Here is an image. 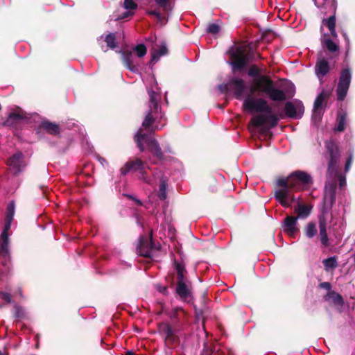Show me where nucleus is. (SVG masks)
I'll list each match as a JSON object with an SVG mask.
<instances>
[{
  "label": "nucleus",
  "mask_w": 355,
  "mask_h": 355,
  "mask_svg": "<svg viewBox=\"0 0 355 355\" xmlns=\"http://www.w3.org/2000/svg\"><path fill=\"white\" fill-rule=\"evenodd\" d=\"M227 54L230 57L228 63L232 66V75L229 77L227 83L218 85L221 94H232L239 100L244 98V42H235L228 49Z\"/></svg>",
  "instance_id": "obj_1"
},
{
  "label": "nucleus",
  "mask_w": 355,
  "mask_h": 355,
  "mask_svg": "<svg viewBox=\"0 0 355 355\" xmlns=\"http://www.w3.org/2000/svg\"><path fill=\"white\" fill-rule=\"evenodd\" d=\"M278 188L275 191V200L283 207H288L295 201L292 190L304 189L313 183L311 175L303 171H295L288 178L277 180Z\"/></svg>",
  "instance_id": "obj_2"
},
{
  "label": "nucleus",
  "mask_w": 355,
  "mask_h": 355,
  "mask_svg": "<svg viewBox=\"0 0 355 355\" xmlns=\"http://www.w3.org/2000/svg\"><path fill=\"white\" fill-rule=\"evenodd\" d=\"M248 73L250 76L256 78V88L266 94L269 98L275 101H283L286 98V93L293 96L295 93V85L291 82L285 84V91L277 88L272 80L265 76H261V69L257 65L250 67Z\"/></svg>",
  "instance_id": "obj_3"
},
{
  "label": "nucleus",
  "mask_w": 355,
  "mask_h": 355,
  "mask_svg": "<svg viewBox=\"0 0 355 355\" xmlns=\"http://www.w3.org/2000/svg\"><path fill=\"white\" fill-rule=\"evenodd\" d=\"M175 272L169 275L170 287H175V292L184 302H189L193 297V285L187 277V271L184 263L173 261Z\"/></svg>",
  "instance_id": "obj_4"
},
{
  "label": "nucleus",
  "mask_w": 355,
  "mask_h": 355,
  "mask_svg": "<svg viewBox=\"0 0 355 355\" xmlns=\"http://www.w3.org/2000/svg\"><path fill=\"white\" fill-rule=\"evenodd\" d=\"M146 168L150 170V167L146 165V162L139 157H130L120 168L121 175H126L129 173H137L139 180L148 185H155V182L148 174Z\"/></svg>",
  "instance_id": "obj_5"
},
{
  "label": "nucleus",
  "mask_w": 355,
  "mask_h": 355,
  "mask_svg": "<svg viewBox=\"0 0 355 355\" xmlns=\"http://www.w3.org/2000/svg\"><path fill=\"white\" fill-rule=\"evenodd\" d=\"M328 224L330 225L329 228H331L333 231H336V227L338 226V228L343 232L345 223L343 219L339 216L338 211H334L330 214V216H327V214L323 211L319 216V230L320 242L324 247H327L329 245L327 233Z\"/></svg>",
  "instance_id": "obj_6"
},
{
  "label": "nucleus",
  "mask_w": 355,
  "mask_h": 355,
  "mask_svg": "<svg viewBox=\"0 0 355 355\" xmlns=\"http://www.w3.org/2000/svg\"><path fill=\"white\" fill-rule=\"evenodd\" d=\"M334 161H331L328 164L327 174V182L324 187V193L323 202L324 205L322 209V213L324 211L327 216H330L329 211L331 208L333 204L336 200V181L335 180L331 179L333 174H336L334 168Z\"/></svg>",
  "instance_id": "obj_7"
},
{
  "label": "nucleus",
  "mask_w": 355,
  "mask_h": 355,
  "mask_svg": "<svg viewBox=\"0 0 355 355\" xmlns=\"http://www.w3.org/2000/svg\"><path fill=\"white\" fill-rule=\"evenodd\" d=\"M327 154L329 155V164L331 161H334V168L335 170V175L333 174L331 179L335 180L336 185L337 182H339L340 189H343L346 185V178L344 175H342L338 171V163L340 160V153L337 145L332 141H327L325 143Z\"/></svg>",
  "instance_id": "obj_8"
},
{
  "label": "nucleus",
  "mask_w": 355,
  "mask_h": 355,
  "mask_svg": "<svg viewBox=\"0 0 355 355\" xmlns=\"http://www.w3.org/2000/svg\"><path fill=\"white\" fill-rule=\"evenodd\" d=\"M158 332L164 338L166 345L172 347L179 345L180 340L178 333L180 330L173 327L169 322H162L157 325Z\"/></svg>",
  "instance_id": "obj_9"
},
{
  "label": "nucleus",
  "mask_w": 355,
  "mask_h": 355,
  "mask_svg": "<svg viewBox=\"0 0 355 355\" xmlns=\"http://www.w3.org/2000/svg\"><path fill=\"white\" fill-rule=\"evenodd\" d=\"M352 77V71L349 67L344 68L341 70L336 87L338 101H342L346 97L350 86Z\"/></svg>",
  "instance_id": "obj_10"
},
{
  "label": "nucleus",
  "mask_w": 355,
  "mask_h": 355,
  "mask_svg": "<svg viewBox=\"0 0 355 355\" xmlns=\"http://www.w3.org/2000/svg\"><path fill=\"white\" fill-rule=\"evenodd\" d=\"M155 4L158 6L157 8L154 10L148 9L146 13L148 15L155 17L157 20L162 24H165L167 21L166 17H164L160 12V9L164 13L170 12L173 10V6L171 0H155Z\"/></svg>",
  "instance_id": "obj_11"
},
{
  "label": "nucleus",
  "mask_w": 355,
  "mask_h": 355,
  "mask_svg": "<svg viewBox=\"0 0 355 355\" xmlns=\"http://www.w3.org/2000/svg\"><path fill=\"white\" fill-rule=\"evenodd\" d=\"M27 119L26 114L19 109L9 113L6 120L3 123V125L16 130L21 129Z\"/></svg>",
  "instance_id": "obj_12"
},
{
  "label": "nucleus",
  "mask_w": 355,
  "mask_h": 355,
  "mask_svg": "<svg viewBox=\"0 0 355 355\" xmlns=\"http://www.w3.org/2000/svg\"><path fill=\"white\" fill-rule=\"evenodd\" d=\"M164 117V114L161 110L148 109L146 114L142 121V127L144 130L150 132H155L157 130V126H153L155 121L161 122Z\"/></svg>",
  "instance_id": "obj_13"
},
{
  "label": "nucleus",
  "mask_w": 355,
  "mask_h": 355,
  "mask_svg": "<svg viewBox=\"0 0 355 355\" xmlns=\"http://www.w3.org/2000/svg\"><path fill=\"white\" fill-rule=\"evenodd\" d=\"M7 165L13 175L17 176L26 166L24 156L21 152H17L10 157L7 160Z\"/></svg>",
  "instance_id": "obj_14"
},
{
  "label": "nucleus",
  "mask_w": 355,
  "mask_h": 355,
  "mask_svg": "<svg viewBox=\"0 0 355 355\" xmlns=\"http://www.w3.org/2000/svg\"><path fill=\"white\" fill-rule=\"evenodd\" d=\"M158 249L159 248L153 239V232L151 231L149 238L146 236H141L140 238L139 244L137 250L139 255L146 258H150L151 251Z\"/></svg>",
  "instance_id": "obj_15"
},
{
  "label": "nucleus",
  "mask_w": 355,
  "mask_h": 355,
  "mask_svg": "<svg viewBox=\"0 0 355 355\" xmlns=\"http://www.w3.org/2000/svg\"><path fill=\"white\" fill-rule=\"evenodd\" d=\"M168 316L171 320L169 324L173 327L182 330L183 326L186 324L187 313L181 307H175L173 309L168 313Z\"/></svg>",
  "instance_id": "obj_16"
},
{
  "label": "nucleus",
  "mask_w": 355,
  "mask_h": 355,
  "mask_svg": "<svg viewBox=\"0 0 355 355\" xmlns=\"http://www.w3.org/2000/svg\"><path fill=\"white\" fill-rule=\"evenodd\" d=\"M122 62L125 68L135 73H139V64L133 55L132 51L129 49L121 50L119 51Z\"/></svg>",
  "instance_id": "obj_17"
},
{
  "label": "nucleus",
  "mask_w": 355,
  "mask_h": 355,
  "mask_svg": "<svg viewBox=\"0 0 355 355\" xmlns=\"http://www.w3.org/2000/svg\"><path fill=\"white\" fill-rule=\"evenodd\" d=\"M329 93L322 90L316 97L313 104L312 119L314 121H320L324 113V103L328 98Z\"/></svg>",
  "instance_id": "obj_18"
},
{
  "label": "nucleus",
  "mask_w": 355,
  "mask_h": 355,
  "mask_svg": "<svg viewBox=\"0 0 355 355\" xmlns=\"http://www.w3.org/2000/svg\"><path fill=\"white\" fill-rule=\"evenodd\" d=\"M37 133L44 132L53 137L60 136L62 129L60 125L49 119H43L37 128Z\"/></svg>",
  "instance_id": "obj_19"
},
{
  "label": "nucleus",
  "mask_w": 355,
  "mask_h": 355,
  "mask_svg": "<svg viewBox=\"0 0 355 355\" xmlns=\"http://www.w3.org/2000/svg\"><path fill=\"white\" fill-rule=\"evenodd\" d=\"M246 109L264 113L271 112V107L268 105L267 101L263 98L250 99L245 96V110Z\"/></svg>",
  "instance_id": "obj_20"
},
{
  "label": "nucleus",
  "mask_w": 355,
  "mask_h": 355,
  "mask_svg": "<svg viewBox=\"0 0 355 355\" xmlns=\"http://www.w3.org/2000/svg\"><path fill=\"white\" fill-rule=\"evenodd\" d=\"M284 112L286 114L291 118L300 119L304 114V107L300 101L287 102L285 104Z\"/></svg>",
  "instance_id": "obj_21"
},
{
  "label": "nucleus",
  "mask_w": 355,
  "mask_h": 355,
  "mask_svg": "<svg viewBox=\"0 0 355 355\" xmlns=\"http://www.w3.org/2000/svg\"><path fill=\"white\" fill-rule=\"evenodd\" d=\"M154 178H158L159 180V191L157 193L158 198L161 200H164L167 198L166 187L168 182V178L158 169H155L152 172Z\"/></svg>",
  "instance_id": "obj_22"
},
{
  "label": "nucleus",
  "mask_w": 355,
  "mask_h": 355,
  "mask_svg": "<svg viewBox=\"0 0 355 355\" xmlns=\"http://www.w3.org/2000/svg\"><path fill=\"white\" fill-rule=\"evenodd\" d=\"M0 280L7 279L11 274L10 256L9 249H7V254H3L0 252Z\"/></svg>",
  "instance_id": "obj_23"
},
{
  "label": "nucleus",
  "mask_w": 355,
  "mask_h": 355,
  "mask_svg": "<svg viewBox=\"0 0 355 355\" xmlns=\"http://www.w3.org/2000/svg\"><path fill=\"white\" fill-rule=\"evenodd\" d=\"M12 220L5 219V224L3 231L0 235V252L3 254H7V249H9L8 231L10 229Z\"/></svg>",
  "instance_id": "obj_24"
},
{
  "label": "nucleus",
  "mask_w": 355,
  "mask_h": 355,
  "mask_svg": "<svg viewBox=\"0 0 355 355\" xmlns=\"http://www.w3.org/2000/svg\"><path fill=\"white\" fill-rule=\"evenodd\" d=\"M297 218L288 216L282 222V227L284 232L290 236H295V234L299 231L297 227Z\"/></svg>",
  "instance_id": "obj_25"
},
{
  "label": "nucleus",
  "mask_w": 355,
  "mask_h": 355,
  "mask_svg": "<svg viewBox=\"0 0 355 355\" xmlns=\"http://www.w3.org/2000/svg\"><path fill=\"white\" fill-rule=\"evenodd\" d=\"M150 152L159 161L165 159V155L159 146L158 141L155 139H148L146 141Z\"/></svg>",
  "instance_id": "obj_26"
},
{
  "label": "nucleus",
  "mask_w": 355,
  "mask_h": 355,
  "mask_svg": "<svg viewBox=\"0 0 355 355\" xmlns=\"http://www.w3.org/2000/svg\"><path fill=\"white\" fill-rule=\"evenodd\" d=\"M279 119L277 116L272 112L271 110V112H266L262 114L260 117L257 119V123L259 125H268L270 127L272 128L277 125L278 123Z\"/></svg>",
  "instance_id": "obj_27"
},
{
  "label": "nucleus",
  "mask_w": 355,
  "mask_h": 355,
  "mask_svg": "<svg viewBox=\"0 0 355 355\" xmlns=\"http://www.w3.org/2000/svg\"><path fill=\"white\" fill-rule=\"evenodd\" d=\"M329 69L330 67L329 62L324 59H320L315 64V73L318 78L320 80H322V79L328 73Z\"/></svg>",
  "instance_id": "obj_28"
},
{
  "label": "nucleus",
  "mask_w": 355,
  "mask_h": 355,
  "mask_svg": "<svg viewBox=\"0 0 355 355\" xmlns=\"http://www.w3.org/2000/svg\"><path fill=\"white\" fill-rule=\"evenodd\" d=\"M315 5L324 14H334L336 10V3L334 0H322V3H320L318 0H314Z\"/></svg>",
  "instance_id": "obj_29"
},
{
  "label": "nucleus",
  "mask_w": 355,
  "mask_h": 355,
  "mask_svg": "<svg viewBox=\"0 0 355 355\" xmlns=\"http://www.w3.org/2000/svg\"><path fill=\"white\" fill-rule=\"evenodd\" d=\"M149 95V109H154L161 110V106L159 105V101L160 100V96L153 90L148 91Z\"/></svg>",
  "instance_id": "obj_30"
},
{
  "label": "nucleus",
  "mask_w": 355,
  "mask_h": 355,
  "mask_svg": "<svg viewBox=\"0 0 355 355\" xmlns=\"http://www.w3.org/2000/svg\"><path fill=\"white\" fill-rule=\"evenodd\" d=\"M149 138L148 137L147 134L144 133L142 129H139L137 134L135 135L134 137V141L141 152H144L145 150V147L143 144V141H146Z\"/></svg>",
  "instance_id": "obj_31"
},
{
  "label": "nucleus",
  "mask_w": 355,
  "mask_h": 355,
  "mask_svg": "<svg viewBox=\"0 0 355 355\" xmlns=\"http://www.w3.org/2000/svg\"><path fill=\"white\" fill-rule=\"evenodd\" d=\"M311 209L312 206L299 205L298 207L295 209V211L297 214V216L296 218H297V219L306 218L310 215Z\"/></svg>",
  "instance_id": "obj_32"
},
{
  "label": "nucleus",
  "mask_w": 355,
  "mask_h": 355,
  "mask_svg": "<svg viewBox=\"0 0 355 355\" xmlns=\"http://www.w3.org/2000/svg\"><path fill=\"white\" fill-rule=\"evenodd\" d=\"M322 25L327 26L332 37H337V33L335 29L336 18L334 15L330 16L328 19H324L322 20Z\"/></svg>",
  "instance_id": "obj_33"
},
{
  "label": "nucleus",
  "mask_w": 355,
  "mask_h": 355,
  "mask_svg": "<svg viewBox=\"0 0 355 355\" xmlns=\"http://www.w3.org/2000/svg\"><path fill=\"white\" fill-rule=\"evenodd\" d=\"M204 351L206 355H225L218 344L206 345Z\"/></svg>",
  "instance_id": "obj_34"
},
{
  "label": "nucleus",
  "mask_w": 355,
  "mask_h": 355,
  "mask_svg": "<svg viewBox=\"0 0 355 355\" xmlns=\"http://www.w3.org/2000/svg\"><path fill=\"white\" fill-rule=\"evenodd\" d=\"M305 236L309 239H312L315 236L318 234L316 225L313 223H309L304 228Z\"/></svg>",
  "instance_id": "obj_35"
},
{
  "label": "nucleus",
  "mask_w": 355,
  "mask_h": 355,
  "mask_svg": "<svg viewBox=\"0 0 355 355\" xmlns=\"http://www.w3.org/2000/svg\"><path fill=\"white\" fill-rule=\"evenodd\" d=\"M168 53V49L165 45L161 46L158 51H155L151 55L150 63L157 62L160 56L165 55Z\"/></svg>",
  "instance_id": "obj_36"
},
{
  "label": "nucleus",
  "mask_w": 355,
  "mask_h": 355,
  "mask_svg": "<svg viewBox=\"0 0 355 355\" xmlns=\"http://www.w3.org/2000/svg\"><path fill=\"white\" fill-rule=\"evenodd\" d=\"M345 121H346V114L343 112H339L338 113L337 116V125L335 129L337 131L342 132L345 128Z\"/></svg>",
  "instance_id": "obj_37"
},
{
  "label": "nucleus",
  "mask_w": 355,
  "mask_h": 355,
  "mask_svg": "<svg viewBox=\"0 0 355 355\" xmlns=\"http://www.w3.org/2000/svg\"><path fill=\"white\" fill-rule=\"evenodd\" d=\"M104 41L105 42L107 46L111 49H114L118 46L116 34L114 33L107 34L105 36Z\"/></svg>",
  "instance_id": "obj_38"
},
{
  "label": "nucleus",
  "mask_w": 355,
  "mask_h": 355,
  "mask_svg": "<svg viewBox=\"0 0 355 355\" xmlns=\"http://www.w3.org/2000/svg\"><path fill=\"white\" fill-rule=\"evenodd\" d=\"M259 58V54L254 51H252L251 46H248L245 44V66L247 65V62L250 60H256Z\"/></svg>",
  "instance_id": "obj_39"
},
{
  "label": "nucleus",
  "mask_w": 355,
  "mask_h": 355,
  "mask_svg": "<svg viewBox=\"0 0 355 355\" xmlns=\"http://www.w3.org/2000/svg\"><path fill=\"white\" fill-rule=\"evenodd\" d=\"M322 42L324 46L331 53L336 52L338 50V46L329 38H324Z\"/></svg>",
  "instance_id": "obj_40"
},
{
  "label": "nucleus",
  "mask_w": 355,
  "mask_h": 355,
  "mask_svg": "<svg viewBox=\"0 0 355 355\" xmlns=\"http://www.w3.org/2000/svg\"><path fill=\"white\" fill-rule=\"evenodd\" d=\"M323 264L326 270L336 268L338 266L336 257H331L323 260Z\"/></svg>",
  "instance_id": "obj_41"
},
{
  "label": "nucleus",
  "mask_w": 355,
  "mask_h": 355,
  "mask_svg": "<svg viewBox=\"0 0 355 355\" xmlns=\"http://www.w3.org/2000/svg\"><path fill=\"white\" fill-rule=\"evenodd\" d=\"M133 51L135 52L138 58H143L147 53L146 46L144 44H140L132 49Z\"/></svg>",
  "instance_id": "obj_42"
},
{
  "label": "nucleus",
  "mask_w": 355,
  "mask_h": 355,
  "mask_svg": "<svg viewBox=\"0 0 355 355\" xmlns=\"http://www.w3.org/2000/svg\"><path fill=\"white\" fill-rule=\"evenodd\" d=\"M15 205L14 201H11L7 205L6 211V218L7 220H13L14 214H15Z\"/></svg>",
  "instance_id": "obj_43"
},
{
  "label": "nucleus",
  "mask_w": 355,
  "mask_h": 355,
  "mask_svg": "<svg viewBox=\"0 0 355 355\" xmlns=\"http://www.w3.org/2000/svg\"><path fill=\"white\" fill-rule=\"evenodd\" d=\"M13 315L18 320L24 319L25 318V311L23 307L15 304L13 307Z\"/></svg>",
  "instance_id": "obj_44"
},
{
  "label": "nucleus",
  "mask_w": 355,
  "mask_h": 355,
  "mask_svg": "<svg viewBox=\"0 0 355 355\" xmlns=\"http://www.w3.org/2000/svg\"><path fill=\"white\" fill-rule=\"evenodd\" d=\"M0 300H2L4 304H8L12 302V296L10 293L0 291ZM0 304V308L3 307Z\"/></svg>",
  "instance_id": "obj_45"
},
{
  "label": "nucleus",
  "mask_w": 355,
  "mask_h": 355,
  "mask_svg": "<svg viewBox=\"0 0 355 355\" xmlns=\"http://www.w3.org/2000/svg\"><path fill=\"white\" fill-rule=\"evenodd\" d=\"M220 27L216 24H210L207 28V32L210 34H217L220 32Z\"/></svg>",
  "instance_id": "obj_46"
},
{
  "label": "nucleus",
  "mask_w": 355,
  "mask_h": 355,
  "mask_svg": "<svg viewBox=\"0 0 355 355\" xmlns=\"http://www.w3.org/2000/svg\"><path fill=\"white\" fill-rule=\"evenodd\" d=\"M123 6L126 10H135L137 4L133 0H124Z\"/></svg>",
  "instance_id": "obj_47"
},
{
  "label": "nucleus",
  "mask_w": 355,
  "mask_h": 355,
  "mask_svg": "<svg viewBox=\"0 0 355 355\" xmlns=\"http://www.w3.org/2000/svg\"><path fill=\"white\" fill-rule=\"evenodd\" d=\"M195 315L198 320H205V310L203 309L194 306Z\"/></svg>",
  "instance_id": "obj_48"
},
{
  "label": "nucleus",
  "mask_w": 355,
  "mask_h": 355,
  "mask_svg": "<svg viewBox=\"0 0 355 355\" xmlns=\"http://www.w3.org/2000/svg\"><path fill=\"white\" fill-rule=\"evenodd\" d=\"M352 160H353V155L350 154L349 155L348 159L346 161V163H345V173H347L349 171L352 163Z\"/></svg>",
  "instance_id": "obj_49"
},
{
  "label": "nucleus",
  "mask_w": 355,
  "mask_h": 355,
  "mask_svg": "<svg viewBox=\"0 0 355 355\" xmlns=\"http://www.w3.org/2000/svg\"><path fill=\"white\" fill-rule=\"evenodd\" d=\"M241 119H242L241 116H240V115L236 116L234 117V119L232 120V125L235 128H237L239 126V125L241 123Z\"/></svg>",
  "instance_id": "obj_50"
},
{
  "label": "nucleus",
  "mask_w": 355,
  "mask_h": 355,
  "mask_svg": "<svg viewBox=\"0 0 355 355\" xmlns=\"http://www.w3.org/2000/svg\"><path fill=\"white\" fill-rule=\"evenodd\" d=\"M127 197L129 199L133 200L135 201L136 204L139 206H141L143 205L142 202L140 200L136 199L135 197H133L131 195H127Z\"/></svg>",
  "instance_id": "obj_51"
},
{
  "label": "nucleus",
  "mask_w": 355,
  "mask_h": 355,
  "mask_svg": "<svg viewBox=\"0 0 355 355\" xmlns=\"http://www.w3.org/2000/svg\"><path fill=\"white\" fill-rule=\"evenodd\" d=\"M343 37H344L345 41L346 42L347 48V49H349V37L347 36L346 33H343Z\"/></svg>",
  "instance_id": "obj_52"
},
{
  "label": "nucleus",
  "mask_w": 355,
  "mask_h": 355,
  "mask_svg": "<svg viewBox=\"0 0 355 355\" xmlns=\"http://www.w3.org/2000/svg\"><path fill=\"white\" fill-rule=\"evenodd\" d=\"M133 13L131 12H129V11H127V12H125L124 13H123V15L121 16V19H125L130 15H132Z\"/></svg>",
  "instance_id": "obj_53"
},
{
  "label": "nucleus",
  "mask_w": 355,
  "mask_h": 355,
  "mask_svg": "<svg viewBox=\"0 0 355 355\" xmlns=\"http://www.w3.org/2000/svg\"><path fill=\"white\" fill-rule=\"evenodd\" d=\"M15 295H19L21 297H23V293H22V290H21V288H18L17 291L15 292Z\"/></svg>",
  "instance_id": "obj_54"
},
{
  "label": "nucleus",
  "mask_w": 355,
  "mask_h": 355,
  "mask_svg": "<svg viewBox=\"0 0 355 355\" xmlns=\"http://www.w3.org/2000/svg\"><path fill=\"white\" fill-rule=\"evenodd\" d=\"M335 301H336L338 302H343L342 297L340 295H337V296L336 297Z\"/></svg>",
  "instance_id": "obj_55"
},
{
  "label": "nucleus",
  "mask_w": 355,
  "mask_h": 355,
  "mask_svg": "<svg viewBox=\"0 0 355 355\" xmlns=\"http://www.w3.org/2000/svg\"><path fill=\"white\" fill-rule=\"evenodd\" d=\"M322 286L325 288H329L330 287V284L328 282H324L322 284Z\"/></svg>",
  "instance_id": "obj_56"
},
{
  "label": "nucleus",
  "mask_w": 355,
  "mask_h": 355,
  "mask_svg": "<svg viewBox=\"0 0 355 355\" xmlns=\"http://www.w3.org/2000/svg\"><path fill=\"white\" fill-rule=\"evenodd\" d=\"M162 293H163L164 294H166L167 291H168V289H167V287H164L162 291H160Z\"/></svg>",
  "instance_id": "obj_57"
},
{
  "label": "nucleus",
  "mask_w": 355,
  "mask_h": 355,
  "mask_svg": "<svg viewBox=\"0 0 355 355\" xmlns=\"http://www.w3.org/2000/svg\"><path fill=\"white\" fill-rule=\"evenodd\" d=\"M125 355H135V354L131 351H128Z\"/></svg>",
  "instance_id": "obj_58"
},
{
  "label": "nucleus",
  "mask_w": 355,
  "mask_h": 355,
  "mask_svg": "<svg viewBox=\"0 0 355 355\" xmlns=\"http://www.w3.org/2000/svg\"><path fill=\"white\" fill-rule=\"evenodd\" d=\"M98 160H99L101 163H103V162H105V159L104 158H103V157H99V158H98Z\"/></svg>",
  "instance_id": "obj_59"
},
{
  "label": "nucleus",
  "mask_w": 355,
  "mask_h": 355,
  "mask_svg": "<svg viewBox=\"0 0 355 355\" xmlns=\"http://www.w3.org/2000/svg\"><path fill=\"white\" fill-rule=\"evenodd\" d=\"M225 105H226V103H225V105H218V107L219 108H221V109H222V108H223V107L225 106Z\"/></svg>",
  "instance_id": "obj_60"
},
{
  "label": "nucleus",
  "mask_w": 355,
  "mask_h": 355,
  "mask_svg": "<svg viewBox=\"0 0 355 355\" xmlns=\"http://www.w3.org/2000/svg\"><path fill=\"white\" fill-rule=\"evenodd\" d=\"M241 108L244 110V101L243 102V103L241 105Z\"/></svg>",
  "instance_id": "obj_61"
},
{
  "label": "nucleus",
  "mask_w": 355,
  "mask_h": 355,
  "mask_svg": "<svg viewBox=\"0 0 355 355\" xmlns=\"http://www.w3.org/2000/svg\"><path fill=\"white\" fill-rule=\"evenodd\" d=\"M0 355H3V354L1 352V350H0Z\"/></svg>",
  "instance_id": "obj_62"
}]
</instances>
